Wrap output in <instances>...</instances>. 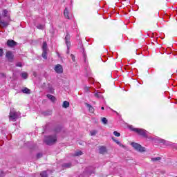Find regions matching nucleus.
<instances>
[{
  "label": "nucleus",
  "instance_id": "obj_34",
  "mask_svg": "<svg viewBox=\"0 0 177 177\" xmlns=\"http://www.w3.org/2000/svg\"><path fill=\"white\" fill-rule=\"evenodd\" d=\"M37 158H41V157H42V154L37 153Z\"/></svg>",
  "mask_w": 177,
  "mask_h": 177
},
{
  "label": "nucleus",
  "instance_id": "obj_1",
  "mask_svg": "<svg viewBox=\"0 0 177 177\" xmlns=\"http://www.w3.org/2000/svg\"><path fill=\"white\" fill-rule=\"evenodd\" d=\"M129 129H130V131L136 132V133H138V135L142 136L143 138H149V131L143 129L135 128L132 125L129 126Z\"/></svg>",
  "mask_w": 177,
  "mask_h": 177
},
{
  "label": "nucleus",
  "instance_id": "obj_21",
  "mask_svg": "<svg viewBox=\"0 0 177 177\" xmlns=\"http://www.w3.org/2000/svg\"><path fill=\"white\" fill-rule=\"evenodd\" d=\"M96 133H97V130H91L90 131L91 136H95L96 135Z\"/></svg>",
  "mask_w": 177,
  "mask_h": 177
},
{
  "label": "nucleus",
  "instance_id": "obj_33",
  "mask_svg": "<svg viewBox=\"0 0 177 177\" xmlns=\"http://www.w3.org/2000/svg\"><path fill=\"white\" fill-rule=\"evenodd\" d=\"M160 143H163V145H168V143H167V141H165V140H160Z\"/></svg>",
  "mask_w": 177,
  "mask_h": 177
},
{
  "label": "nucleus",
  "instance_id": "obj_41",
  "mask_svg": "<svg viewBox=\"0 0 177 177\" xmlns=\"http://www.w3.org/2000/svg\"><path fill=\"white\" fill-rule=\"evenodd\" d=\"M176 177H177V176H176Z\"/></svg>",
  "mask_w": 177,
  "mask_h": 177
},
{
  "label": "nucleus",
  "instance_id": "obj_7",
  "mask_svg": "<svg viewBox=\"0 0 177 177\" xmlns=\"http://www.w3.org/2000/svg\"><path fill=\"white\" fill-rule=\"evenodd\" d=\"M7 46L8 48H15V46H17V42L12 39H8L6 43Z\"/></svg>",
  "mask_w": 177,
  "mask_h": 177
},
{
  "label": "nucleus",
  "instance_id": "obj_19",
  "mask_svg": "<svg viewBox=\"0 0 177 177\" xmlns=\"http://www.w3.org/2000/svg\"><path fill=\"white\" fill-rule=\"evenodd\" d=\"M82 154H84V153H82V151H77L75 152L74 156L75 157H80V156H82Z\"/></svg>",
  "mask_w": 177,
  "mask_h": 177
},
{
  "label": "nucleus",
  "instance_id": "obj_11",
  "mask_svg": "<svg viewBox=\"0 0 177 177\" xmlns=\"http://www.w3.org/2000/svg\"><path fill=\"white\" fill-rule=\"evenodd\" d=\"M64 15L65 19H70L68 9H67V8H66L64 11Z\"/></svg>",
  "mask_w": 177,
  "mask_h": 177
},
{
  "label": "nucleus",
  "instance_id": "obj_25",
  "mask_svg": "<svg viewBox=\"0 0 177 177\" xmlns=\"http://www.w3.org/2000/svg\"><path fill=\"white\" fill-rule=\"evenodd\" d=\"M113 135L115 136H117V138H120V136H121V133H120L119 132H118L116 131H113Z\"/></svg>",
  "mask_w": 177,
  "mask_h": 177
},
{
  "label": "nucleus",
  "instance_id": "obj_37",
  "mask_svg": "<svg viewBox=\"0 0 177 177\" xmlns=\"http://www.w3.org/2000/svg\"><path fill=\"white\" fill-rule=\"evenodd\" d=\"M84 58L85 59V53H83Z\"/></svg>",
  "mask_w": 177,
  "mask_h": 177
},
{
  "label": "nucleus",
  "instance_id": "obj_2",
  "mask_svg": "<svg viewBox=\"0 0 177 177\" xmlns=\"http://www.w3.org/2000/svg\"><path fill=\"white\" fill-rule=\"evenodd\" d=\"M44 142L48 146H52L57 142V138L56 136H48L45 137Z\"/></svg>",
  "mask_w": 177,
  "mask_h": 177
},
{
  "label": "nucleus",
  "instance_id": "obj_31",
  "mask_svg": "<svg viewBox=\"0 0 177 177\" xmlns=\"http://www.w3.org/2000/svg\"><path fill=\"white\" fill-rule=\"evenodd\" d=\"M17 67H23V64H21V62H17L16 64Z\"/></svg>",
  "mask_w": 177,
  "mask_h": 177
},
{
  "label": "nucleus",
  "instance_id": "obj_13",
  "mask_svg": "<svg viewBox=\"0 0 177 177\" xmlns=\"http://www.w3.org/2000/svg\"><path fill=\"white\" fill-rule=\"evenodd\" d=\"M47 97H48V99L51 100V102H56V97L55 96H53V95L48 94Z\"/></svg>",
  "mask_w": 177,
  "mask_h": 177
},
{
  "label": "nucleus",
  "instance_id": "obj_35",
  "mask_svg": "<svg viewBox=\"0 0 177 177\" xmlns=\"http://www.w3.org/2000/svg\"><path fill=\"white\" fill-rule=\"evenodd\" d=\"M3 175H4L3 171H0V177L3 176Z\"/></svg>",
  "mask_w": 177,
  "mask_h": 177
},
{
  "label": "nucleus",
  "instance_id": "obj_30",
  "mask_svg": "<svg viewBox=\"0 0 177 177\" xmlns=\"http://www.w3.org/2000/svg\"><path fill=\"white\" fill-rule=\"evenodd\" d=\"M3 56V49L0 48V57Z\"/></svg>",
  "mask_w": 177,
  "mask_h": 177
},
{
  "label": "nucleus",
  "instance_id": "obj_28",
  "mask_svg": "<svg viewBox=\"0 0 177 177\" xmlns=\"http://www.w3.org/2000/svg\"><path fill=\"white\" fill-rule=\"evenodd\" d=\"M102 122H103L104 124H107V122H108L107 118H102Z\"/></svg>",
  "mask_w": 177,
  "mask_h": 177
},
{
  "label": "nucleus",
  "instance_id": "obj_4",
  "mask_svg": "<svg viewBox=\"0 0 177 177\" xmlns=\"http://www.w3.org/2000/svg\"><path fill=\"white\" fill-rule=\"evenodd\" d=\"M131 146L135 150H137V151H140L141 153L145 151V147H142V145L138 143L131 142Z\"/></svg>",
  "mask_w": 177,
  "mask_h": 177
},
{
  "label": "nucleus",
  "instance_id": "obj_27",
  "mask_svg": "<svg viewBox=\"0 0 177 177\" xmlns=\"http://www.w3.org/2000/svg\"><path fill=\"white\" fill-rule=\"evenodd\" d=\"M84 92L86 93H89V87L88 86H85L84 87Z\"/></svg>",
  "mask_w": 177,
  "mask_h": 177
},
{
  "label": "nucleus",
  "instance_id": "obj_23",
  "mask_svg": "<svg viewBox=\"0 0 177 177\" xmlns=\"http://www.w3.org/2000/svg\"><path fill=\"white\" fill-rule=\"evenodd\" d=\"M161 160V157L152 158L151 161L156 162V161H160Z\"/></svg>",
  "mask_w": 177,
  "mask_h": 177
},
{
  "label": "nucleus",
  "instance_id": "obj_12",
  "mask_svg": "<svg viewBox=\"0 0 177 177\" xmlns=\"http://www.w3.org/2000/svg\"><path fill=\"white\" fill-rule=\"evenodd\" d=\"M21 92H23V93H26V95H30V93H31V90L27 87H25L21 90Z\"/></svg>",
  "mask_w": 177,
  "mask_h": 177
},
{
  "label": "nucleus",
  "instance_id": "obj_39",
  "mask_svg": "<svg viewBox=\"0 0 177 177\" xmlns=\"http://www.w3.org/2000/svg\"><path fill=\"white\" fill-rule=\"evenodd\" d=\"M1 75H2L3 77H5V74H3V73H2Z\"/></svg>",
  "mask_w": 177,
  "mask_h": 177
},
{
  "label": "nucleus",
  "instance_id": "obj_9",
  "mask_svg": "<svg viewBox=\"0 0 177 177\" xmlns=\"http://www.w3.org/2000/svg\"><path fill=\"white\" fill-rule=\"evenodd\" d=\"M54 70L57 74H62L63 73V66L60 64H57Z\"/></svg>",
  "mask_w": 177,
  "mask_h": 177
},
{
  "label": "nucleus",
  "instance_id": "obj_3",
  "mask_svg": "<svg viewBox=\"0 0 177 177\" xmlns=\"http://www.w3.org/2000/svg\"><path fill=\"white\" fill-rule=\"evenodd\" d=\"M42 57L43 59H48V44H46V41L43 42L42 46Z\"/></svg>",
  "mask_w": 177,
  "mask_h": 177
},
{
  "label": "nucleus",
  "instance_id": "obj_14",
  "mask_svg": "<svg viewBox=\"0 0 177 177\" xmlns=\"http://www.w3.org/2000/svg\"><path fill=\"white\" fill-rule=\"evenodd\" d=\"M86 106L88 108V110L90 113H93L95 111V109H93V106L89 104H86Z\"/></svg>",
  "mask_w": 177,
  "mask_h": 177
},
{
  "label": "nucleus",
  "instance_id": "obj_32",
  "mask_svg": "<svg viewBox=\"0 0 177 177\" xmlns=\"http://www.w3.org/2000/svg\"><path fill=\"white\" fill-rule=\"evenodd\" d=\"M71 57L73 62H75V57L74 56V55L71 54Z\"/></svg>",
  "mask_w": 177,
  "mask_h": 177
},
{
  "label": "nucleus",
  "instance_id": "obj_29",
  "mask_svg": "<svg viewBox=\"0 0 177 177\" xmlns=\"http://www.w3.org/2000/svg\"><path fill=\"white\" fill-rule=\"evenodd\" d=\"M37 28H38L39 30H44V25L39 24L37 26Z\"/></svg>",
  "mask_w": 177,
  "mask_h": 177
},
{
  "label": "nucleus",
  "instance_id": "obj_38",
  "mask_svg": "<svg viewBox=\"0 0 177 177\" xmlns=\"http://www.w3.org/2000/svg\"><path fill=\"white\" fill-rule=\"evenodd\" d=\"M70 49H68V51H67V53H70Z\"/></svg>",
  "mask_w": 177,
  "mask_h": 177
},
{
  "label": "nucleus",
  "instance_id": "obj_16",
  "mask_svg": "<svg viewBox=\"0 0 177 177\" xmlns=\"http://www.w3.org/2000/svg\"><path fill=\"white\" fill-rule=\"evenodd\" d=\"M99 150H100V154H104V153H106V151L105 147H101L99 149Z\"/></svg>",
  "mask_w": 177,
  "mask_h": 177
},
{
  "label": "nucleus",
  "instance_id": "obj_6",
  "mask_svg": "<svg viewBox=\"0 0 177 177\" xmlns=\"http://www.w3.org/2000/svg\"><path fill=\"white\" fill-rule=\"evenodd\" d=\"M71 38V37L70 36V34H68V32H66V35L65 37V43L67 46V49H70V48L71 47V42L70 41Z\"/></svg>",
  "mask_w": 177,
  "mask_h": 177
},
{
  "label": "nucleus",
  "instance_id": "obj_15",
  "mask_svg": "<svg viewBox=\"0 0 177 177\" xmlns=\"http://www.w3.org/2000/svg\"><path fill=\"white\" fill-rule=\"evenodd\" d=\"M112 140H113V142H115L118 145V146H120V147H124V145L121 143V142L114 138V137H112Z\"/></svg>",
  "mask_w": 177,
  "mask_h": 177
},
{
  "label": "nucleus",
  "instance_id": "obj_5",
  "mask_svg": "<svg viewBox=\"0 0 177 177\" xmlns=\"http://www.w3.org/2000/svg\"><path fill=\"white\" fill-rule=\"evenodd\" d=\"M20 115V114L18 112H16V111L15 110H11L10 112V120H13L15 121H16V120H17V118H19V116Z\"/></svg>",
  "mask_w": 177,
  "mask_h": 177
},
{
  "label": "nucleus",
  "instance_id": "obj_18",
  "mask_svg": "<svg viewBox=\"0 0 177 177\" xmlns=\"http://www.w3.org/2000/svg\"><path fill=\"white\" fill-rule=\"evenodd\" d=\"M21 77H22V78H24V80H27V78H28V74H27V73H26V72H23L21 74Z\"/></svg>",
  "mask_w": 177,
  "mask_h": 177
},
{
  "label": "nucleus",
  "instance_id": "obj_20",
  "mask_svg": "<svg viewBox=\"0 0 177 177\" xmlns=\"http://www.w3.org/2000/svg\"><path fill=\"white\" fill-rule=\"evenodd\" d=\"M62 167H64L65 168H71V163H70V162L64 163L62 165Z\"/></svg>",
  "mask_w": 177,
  "mask_h": 177
},
{
  "label": "nucleus",
  "instance_id": "obj_8",
  "mask_svg": "<svg viewBox=\"0 0 177 177\" xmlns=\"http://www.w3.org/2000/svg\"><path fill=\"white\" fill-rule=\"evenodd\" d=\"M8 26H9V21L1 20L0 17V28H6Z\"/></svg>",
  "mask_w": 177,
  "mask_h": 177
},
{
  "label": "nucleus",
  "instance_id": "obj_22",
  "mask_svg": "<svg viewBox=\"0 0 177 177\" xmlns=\"http://www.w3.org/2000/svg\"><path fill=\"white\" fill-rule=\"evenodd\" d=\"M94 96L97 97V99H100L102 97V94L100 93H94Z\"/></svg>",
  "mask_w": 177,
  "mask_h": 177
},
{
  "label": "nucleus",
  "instance_id": "obj_24",
  "mask_svg": "<svg viewBox=\"0 0 177 177\" xmlns=\"http://www.w3.org/2000/svg\"><path fill=\"white\" fill-rule=\"evenodd\" d=\"M40 176L41 177H48V174L46 171H44L40 174Z\"/></svg>",
  "mask_w": 177,
  "mask_h": 177
},
{
  "label": "nucleus",
  "instance_id": "obj_26",
  "mask_svg": "<svg viewBox=\"0 0 177 177\" xmlns=\"http://www.w3.org/2000/svg\"><path fill=\"white\" fill-rule=\"evenodd\" d=\"M8 11H7V10H3V17H8Z\"/></svg>",
  "mask_w": 177,
  "mask_h": 177
},
{
  "label": "nucleus",
  "instance_id": "obj_10",
  "mask_svg": "<svg viewBox=\"0 0 177 177\" xmlns=\"http://www.w3.org/2000/svg\"><path fill=\"white\" fill-rule=\"evenodd\" d=\"M6 57H7L9 60V62H13V53H12V51H7L6 55Z\"/></svg>",
  "mask_w": 177,
  "mask_h": 177
},
{
  "label": "nucleus",
  "instance_id": "obj_17",
  "mask_svg": "<svg viewBox=\"0 0 177 177\" xmlns=\"http://www.w3.org/2000/svg\"><path fill=\"white\" fill-rule=\"evenodd\" d=\"M70 106V102H67V101H64L63 102V105L62 107H64V109H67V107Z\"/></svg>",
  "mask_w": 177,
  "mask_h": 177
},
{
  "label": "nucleus",
  "instance_id": "obj_36",
  "mask_svg": "<svg viewBox=\"0 0 177 177\" xmlns=\"http://www.w3.org/2000/svg\"><path fill=\"white\" fill-rule=\"evenodd\" d=\"M101 110H104V106H102V107H101Z\"/></svg>",
  "mask_w": 177,
  "mask_h": 177
},
{
  "label": "nucleus",
  "instance_id": "obj_40",
  "mask_svg": "<svg viewBox=\"0 0 177 177\" xmlns=\"http://www.w3.org/2000/svg\"><path fill=\"white\" fill-rule=\"evenodd\" d=\"M51 113H52V112H50V111L49 112L50 114Z\"/></svg>",
  "mask_w": 177,
  "mask_h": 177
}]
</instances>
